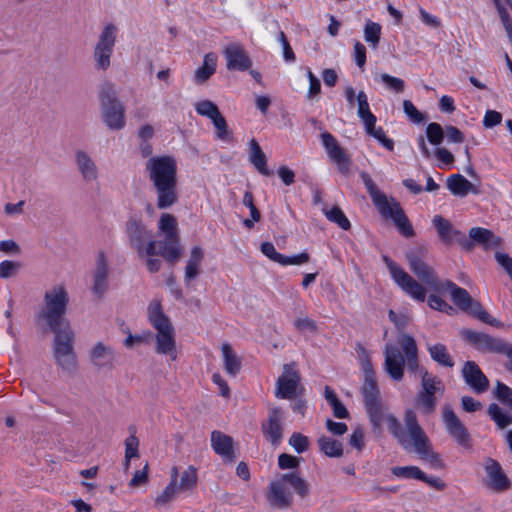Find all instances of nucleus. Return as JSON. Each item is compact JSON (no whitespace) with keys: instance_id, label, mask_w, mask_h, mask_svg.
<instances>
[{"instance_id":"f257e3e1","label":"nucleus","mask_w":512,"mask_h":512,"mask_svg":"<svg viewBox=\"0 0 512 512\" xmlns=\"http://www.w3.org/2000/svg\"><path fill=\"white\" fill-rule=\"evenodd\" d=\"M426 254L427 249L425 247H416L406 253L409 268L419 281L414 279L388 256H383V261L395 283L406 294L420 302L425 301L427 290L434 292L444 291L443 282L438 278L434 269L424 260Z\"/></svg>"},{"instance_id":"f03ea898","label":"nucleus","mask_w":512,"mask_h":512,"mask_svg":"<svg viewBox=\"0 0 512 512\" xmlns=\"http://www.w3.org/2000/svg\"><path fill=\"white\" fill-rule=\"evenodd\" d=\"M145 171L155 190L159 209H167L178 202L177 163L172 156L150 157Z\"/></svg>"},{"instance_id":"7ed1b4c3","label":"nucleus","mask_w":512,"mask_h":512,"mask_svg":"<svg viewBox=\"0 0 512 512\" xmlns=\"http://www.w3.org/2000/svg\"><path fill=\"white\" fill-rule=\"evenodd\" d=\"M406 437H401V446L409 453H415L419 459L427 463L432 469L441 470L445 463L441 455L436 452L433 445L417 422L416 414L408 410L405 413Z\"/></svg>"},{"instance_id":"20e7f679","label":"nucleus","mask_w":512,"mask_h":512,"mask_svg":"<svg viewBox=\"0 0 512 512\" xmlns=\"http://www.w3.org/2000/svg\"><path fill=\"white\" fill-rule=\"evenodd\" d=\"M398 343L404 352V356L399 348L394 345H386L384 350L385 355V370L389 376L400 381L404 375L405 363L411 372H419L421 369L418 360V348L415 339L408 334H401L398 337Z\"/></svg>"},{"instance_id":"39448f33","label":"nucleus","mask_w":512,"mask_h":512,"mask_svg":"<svg viewBox=\"0 0 512 512\" xmlns=\"http://www.w3.org/2000/svg\"><path fill=\"white\" fill-rule=\"evenodd\" d=\"M360 177L379 213L386 219H392L402 235L413 237L415 232L400 203L382 193L368 173L363 171L360 173Z\"/></svg>"},{"instance_id":"423d86ee","label":"nucleus","mask_w":512,"mask_h":512,"mask_svg":"<svg viewBox=\"0 0 512 512\" xmlns=\"http://www.w3.org/2000/svg\"><path fill=\"white\" fill-rule=\"evenodd\" d=\"M148 320L156 330L155 352L169 356L171 360L177 358V347L174 327L167 315L164 314L161 302L153 300L148 306Z\"/></svg>"},{"instance_id":"0eeeda50","label":"nucleus","mask_w":512,"mask_h":512,"mask_svg":"<svg viewBox=\"0 0 512 512\" xmlns=\"http://www.w3.org/2000/svg\"><path fill=\"white\" fill-rule=\"evenodd\" d=\"M290 486L294 492L302 499L310 495L309 483L297 472L285 473L272 481L269 485L267 495L271 506L278 509L289 508L293 504V494L288 489Z\"/></svg>"},{"instance_id":"6e6552de","label":"nucleus","mask_w":512,"mask_h":512,"mask_svg":"<svg viewBox=\"0 0 512 512\" xmlns=\"http://www.w3.org/2000/svg\"><path fill=\"white\" fill-rule=\"evenodd\" d=\"M68 303L69 295L63 285H55L46 290L43 306L36 316L38 325L47 329L70 323L65 318Z\"/></svg>"},{"instance_id":"1a4fd4ad","label":"nucleus","mask_w":512,"mask_h":512,"mask_svg":"<svg viewBox=\"0 0 512 512\" xmlns=\"http://www.w3.org/2000/svg\"><path fill=\"white\" fill-rule=\"evenodd\" d=\"M117 86L111 82H104L99 91L101 117L111 130H121L125 126V106L118 97Z\"/></svg>"},{"instance_id":"9d476101","label":"nucleus","mask_w":512,"mask_h":512,"mask_svg":"<svg viewBox=\"0 0 512 512\" xmlns=\"http://www.w3.org/2000/svg\"><path fill=\"white\" fill-rule=\"evenodd\" d=\"M445 390L444 383L436 375L421 369L420 389L415 397L416 407L425 415L433 413L437 406L438 396Z\"/></svg>"},{"instance_id":"9b49d317","label":"nucleus","mask_w":512,"mask_h":512,"mask_svg":"<svg viewBox=\"0 0 512 512\" xmlns=\"http://www.w3.org/2000/svg\"><path fill=\"white\" fill-rule=\"evenodd\" d=\"M444 290L448 289L451 292V298L454 304L461 310L468 312L483 323L489 324L493 327H501L502 323L493 318L477 300H474L470 294L463 288L458 287L450 280L443 282Z\"/></svg>"},{"instance_id":"f8f14e48","label":"nucleus","mask_w":512,"mask_h":512,"mask_svg":"<svg viewBox=\"0 0 512 512\" xmlns=\"http://www.w3.org/2000/svg\"><path fill=\"white\" fill-rule=\"evenodd\" d=\"M460 335L466 343L481 353L505 354L508 358H512V344L503 339L471 329H462Z\"/></svg>"},{"instance_id":"ddd939ff","label":"nucleus","mask_w":512,"mask_h":512,"mask_svg":"<svg viewBox=\"0 0 512 512\" xmlns=\"http://www.w3.org/2000/svg\"><path fill=\"white\" fill-rule=\"evenodd\" d=\"M125 232L130 246L137 251L139 257L157 254V242L152 239L151 232L147 230L141 220L130 218L125 224Z\"/></svg>"},{"instance_id":"4468645a","label":"nucleus","mask_w":512,"mask_h":512,"mask_svg":"<svg viewBox=\"0 0 512 512\" xmlns=\"http://www.w3.org/2000/svg\"><path fill=\"white\" fill-rule=\"evenodd\" d=\"M116 27L113 24H108L104 27L99 36V40L94 49V60L96 62V69L107 70L110 66V58L113 52V47L116 41Z\"/></svg>"},{"instance_id":"2eb2a0df","label":"nucleus","mask_w":512,"mask_h":512,"mask_svg":"<svg viewBox=\"0 0 512 512\" xmlns=\"http://www.w3.org/2000/svg\"><path fill=\"white\" fill-rule=\"evenodd\" d=\"M443 422L449 435L466 450L473 447L472 438L465 425L455 414L450 405L443 406Z\"/></svg>"},{"instance_id":"dca6fc26","label":"nucleus","mask_w":512,"mask_h":512,"mask_svg":"<svg viewBox=\"0 0 512 512\" xmlns=\"http://www.w3.org/2000/svg\"><path fill=\"white\" fill-rule=\"evenodd\" d=\"M300 374L293 364H285L283 373L277 380L275 395L281 399H294L303 391Z\"/></svg>"},{"instance_id":"f3484780","label":"nucleus","mask_w":512,"mask_h":512,"mask_svg":"<svg viewBox=\"0 0 512 512\" xmlns=\"http://www.w3.org/2000/svg\"><path fill=\"white\" fill-rule=\"evenodd\" d=\"M321 140L329 158L335 163L338 171L342 175L348 176L352 161L347 151L340 146L337 139L329 132H323Z\"/></svg>"},{"instance_id":"a211bd4d","label":"nucleus","mask_w":512,"mask_h":512,"mask_svg":"<svg viewBox=\"0 0 512 512\" xmlns=\"http://www.w3.org/2000/svg\"><path fill=\"white\" fill-rule=\"evenodd\" d=\"M486 473L485 486L497 493L507 491L511 487V481L504 473L500 463L492 458L484 461Z\"/></svg>"},{"instance_id":"6ab92c4d","label":"nucleus","mask_w":512,"mask_h":512,"mask_svg":"<svg viewBox=\"0 0 512 512\" xmlns=\"http://www.w3.org/2000/svg\"><path fill=\"white\" fill-rule=\"evenodd\" d=\"M433 225L441 241L445 244H452L456 241L462 248H470V242L466 241V236L459 230L454 229L452 223L440 215L433 218Z\"/></svg>"},{"instance_id":"aec40b11","label":"nucleus","mask_w":512,"mask_h":512,"mask_svg":"<svg viewBox=\"0 0 512 512\" xmlns=\"http://www.w3.org/2000/svg\"><path fill=\"white\" fill-rule=\"evenodd\" d=\"M462 377L466 384L477 394H482L489 388V379L474 361H466L463 364Z\"/></svg>"},{"instance_id":"412c9836","label":"nucleus","mask_w":512,"mask_h":512,"mask_svg":"<svg viewBox=\"0 0 512 512\" xmlns=\"http://www.w3.org/2000/svg\"><path fill=\"white\" fill-rule=\"evenodd\" d=\"M466 241L470 242V248H463L466 251H472L476 245L481 246L486 251H490L498 248L502 243V239L491 230L481 227L471 228L469 230V238L466 237Z\"/></svg>"},{"instance_id":"4be33fe9","label":"nucleus","mask_w":512,"mask_h":512,"mask_svg":"<svg viewBox=\"0 0 512 512\" xmlns=\"http://www.w3.org/2000/svg\"><path fill=\"white\" fill-rule=\"evenodd\" d=\"M89 360L98 370H112L115 367L114 349L103 342H97L89 351Z\"/></svg>"},{"instance_id":"5701e85b","label":"nucleus","mask_w":512,"mask_h":512,"mask_svg":"<svg viewBox=\"0 0 512 512\" xmlns=\"http://www.w3.org/2000/svg\"><path fill=\"white\" fill-rule=\"evenodd\" d=\"M364 404L370 419H379L380 410L385 407L380 398L379 389L376 380L364 381L362 387Z\"/></svg>"},{"instance_id":"b1692460","label":"nucleus","mask_w":512,"mask_h":512,"mask_svg":"<svg viewBox=\"0 0 512 512\" xmlns=\"http://www.w3.org/2000/svg\"><path fill=\"white\" fill-rule=\"evenodd\" d=\"M282 418L283 413L280 408H271L267 421L262 425L265 438L275 446L278 445L283 438Z\"/></svg>"},{"instance_id":"393cba45","label":"nucleus","mask_w":512,"mask_h":512,"mask_svg":"<svg viewBox=\"0 0 512 512\" xmlns=\"http://www.w3.org/2000/svg\"><path fill=\"white\" fill-rule=\"evenodd\" d=\"M224 55L227 60L228 70L244 71L252 65V61L244 47L238 43L229 44L224 50Z\"/></svg>"},{"instance_id":"a878e982","label":"nucleus","mask_w":512,"mask_h":512,"mask_svg":"<svg viewBox=\"0 0 512 512\" xmlns=\"http://www.w3.org/2000/svg\"><path fill=\"white\" fill-rule=\"evenodd\" d=\"M211 445L214 451L226 462H234L236 459L233 439L221 431L211 433Z\"/></svg>"},{"instance_id":"bb28decb","label":"nucleus","mask_w":512,"mask_h":512,"mask_svg":"<svg viewBox=\"0 0 512 512\" xmlns=\"http://www.w3.org/2000/svg\"><path fill=\"white\" fill-rule=\"evenodd\" d=\"M107 277H108V265L106 262V258L103 252H100L97 256L96 267L93 273V286L92 291L98 297H101L107 287Z\"/></svg>"},{"instance_id":"cd10ccee","label":"nucleus","mask_w":512,"mask_h":512,"mask_svg":"<svg viewBox=\"0 0 512 512\" xmlns=\"http://www.w3.org/2000/svg\"><path fill=\"white\" fill-rule=\"evenodd\" d=\"M75 161L77 169L85 182H94L98 179L97 165L85 151H76Z\"/></svg>"},{"instance_id":"c85d7f7f","label":"nucleus","mask_w":512,"mask_h":512,"mask_svg":"<svg viewBox=\"0 0 512 512\" xmlns=\"http://www.w3.org/2000/svg\"><path fill=\"white\" fill-rule=\"evenodd\" d=\"M447 188L455 196L465 197L468 193L479 194L478 186L472 184L461 174H453L447 178Z\"/></svg>"},{"instance_id":"c756f323","label":"nucleus","mask_w":512,"mask_h":512,"mask_svg":"<svg viewBox=\"0 0 512 512\" xmlns=\"http://www.w3.org/2000/svg\"><path fill=\"white\" fill-rule=\"evenodd\" d=\"M57 365L66 373H73L77 368L74 347H52Z\"/></svg>"},{"instance_id":"7c9ffc66","label":"nucleus","mask_w":512,"mask_h":512,"mask_svg":"<svg viewBox=\"0 0 512 512\" xmlns=\"http://www.w3.org/2000/svg\"><path fill=\"white\" fill-rule=\"evenodd\" d=\"M179 476V469L177 466H173L170 470V482L165 489L155 498L156 507L168 506L179 493L177 489V477Z\"/></svg>"},{"instance_id":"2f4dec72","label":"nucleus","mask_w":512,"mask_h":512,"mask_svg":"<svg viewBox=\"0 0 512 512\" xmlns=\"http://www.w3.org/2000/svg\"><path fill=\"white\" fill-rule=\"evenodd\" d=\"M159 246V254L170 263L177 262L182 256L178 235H166L164 241L160 242Z\"/></svg>"},{"instance_id":"473e14b6","label":"nucleus","mask_w":512,"mask_h":512,"mask_svg":"<svg viewBox=\"0 0 512 512\" xmlns=\"http://www.w3.org/2000/svg\"><path fill=\"white\" fill-rule=\"evenodd\" d=\"M380 414L381 416L379 415V419L377 421L375 419H370L373 425L377 428H380L383 424H386L389 432L393 436H395L398 439L399 443L401 444V437L406 436L401 429L400 422L394 415L388 413V409L386 406L380 410Z\"/></svg>"},{"instance_id":"72a5a7b5","label":"nucleus","mask_w":512,"mask_h":512,"mask_svg":"<svg viewBox=\"0 0 512 512\" xmlns=\"http://www.w3.org/2000/svg\"><path fill=\"white\" fill-rule=\"evenodd\" d=\"M54 334L52 347H73L74 332L70 323L47 328Z\"/></svg>"},{"instance_id":"f704fd0d","label":"nucleus","mask_w":512,"mask_h":512,"mask_svg":"<svg viewBox=\"0 0 512 512\" xmlns=\"http://www.w3.org/2000/svg\"><path fill=\"white\" fill-rule=\"evenodd\" d=\"M204 259V253L201 247L195 246L191 250L190 258L185 267L184 280L189 283L200 274V265Z\"/></svg>"},{"instance_id":"c9c22d12","label":"nucleus","mask_w":512,"mask_h":512,"mask_svg":"<svg viewBox=\"0 0 512 512\" xmlns=\"http://www.w3.org/2000/svg\"><path fill=\"white\" fill-rule=\"evenodd\" d=\"M427 350L433 361L442 367L453 368L455 363L444 344L436 343L427 346Z\"/></svg>"},{"instance_id":"e433bc0d","label":"nucleus","mask_w":512,"mask_h":512,"mask_svg":"<svg viewBox=\"0 0 512 512\" xmlns=\"http://www.w3.org/2000/svg\"><path fill=\"white\" fill-rule=\"evenodd\" d=\"M224 369L230 376H236L241 370V360L230 344L222 345Z\"/></svg>"},{"instance_id":"4c0bfd02","label":"nucleus","mask_w":512,"mask_h":512,"mask_svg":"<svg viewBox=\"0 0 512 512\" xmlns=\"http://www.w3.org/2000/svg\"><path fill=\"white\" fill-rule=\"evenodd\" d=\"M250 161L255 168L263 175L270 176L272 173L266 167L267 158L255 139L250 141Z\"/></svg>"},{"instance_id":"58836bf2","label":"nucleus","mask_w":512,"mask_h":512,"mask_svg":"<svg viewBox=\"0 0 512 512\" xmlns=\"http://www.w3.org/2000/svg\"><path fill=\"white\" fill-rule=\"evenodd\" d=\"M217 56L214 53H208L204 57L201 67L195 71V81L199 84L206 82L216 70Z\"/></svg>"},{"instance_id":"ea45409f","label":"nucleus","mask_w":512,"mask_h":512,"mask_svg":"<svg viewBox=\"0 0 512 512\" xmlns=\"http://www.w3.org/2000/svg\"><path fill=\"white\" fill-rule=\"evenodd\" d=\"M198 476L197 470L193 466L185 469L181 475L177 477V489L179 493H186L193 491L197 486Z\"/></svg>"},{"instance_id":"a19ab883","label":"nucleus","mask_w":512,"mask_h":512,"mask_svg":"<svg viewBox=\"0 0 512 512\" xmlns=\"http://www.w3.org/2000/svg\"><path fill=\"white\" fill-rule=\"evenodd\" d=\"M358 116L363 121L365 128L371 129L376 124V117L370 111L367 95L360 91L357 95Z\"/></svg>"},{"instance_id":"79ce46f5","label":"nucleus","mask_w":512,"mask_h":512,"mask_svg":"<svg viewBox=\"0 0 512 512\" xmlns=\"http://www.w3.org/2000/svg\"><path fill=\"white\" fill-rule=\"evenodd\" d=\"M318 445L320 451L328 457L339 458L343 455V445L336 439L328 436H321L318 439Z\"/></svg>"},{"instance_id":"37998d69","label":"nucleus","mask_w":512,"mask_h":512,"mask_svg":"<svg viewBox=\"0 0 512 512\" xmlns=\"http://www.w3.org/2000/svg\"><path fill=\"white\" fill-rule=\"evenodd\" d=\"M488 415L501 430L512 425V416L505 412L498 404L492 403L487 409Z\"/></svg>"},{"instance_id":"c03bdc74","label":"nucleus","mask_w":512,"mask_h":512,"mask_svg":"<svg viewBox=\"0 0 512 512\" xmlns=\"http://www.w3.org/2000/svg\"><path fill=\"white\" fill-rule=\"evenodd\" d=\"M323 212L329 221L336 223L342 229L348 230L350 228V221L340 207L334 206L331 209L324 208Z\"/></svg>"},{"instance_id":"a18cd8bd","label":"nucleus","mask_w":512,"mask_h":512,"mask_svg":"<svg viewBox=\"0 0 512 512\" xmlns=\"http://www.w3.org/2000/svg\"><path fill=\"white\" fill-rule=\"evenodd\" d=\"M381 35V25L368 20L364 27V38L371 44L372 48H377Z\"/></svg>"},{"instance_id":"49530a36","label":"nucleus","mask_w":512,"mask_h":512,"mask_svg":"<svg viewBox=\"0 0 512 512\" xmlns=\"http://www.w3.org/2000/svg\"><path fill=\"white\" fill-rule=\"evenodd\" d=\"M494 395L512 412V389L509 386L497 381Z\"/></svg>"},{"instance_id":"de8ad7c7","label":"nucleus","mask_w":512,"mask_h":512,"mask_svg":"<svg viewBox=\"0 0 512 512\" xmlns=\"http://www.w3.org/2000/svg\"><path fill=\"white\" fill-rule=\"evenodd\" d=\"M392 474L402 478L424 479L425 473L416 466L394 467Z\"/></svg>"},{"instance_id":"09e8293b","label":"nucleus","mask_w":512,"mask_h":512,"mask_svg":"<svg viewBox=\"0 0 512 512\" xmlns=\"http://www.w3.org/2000/svg\"><path fill=\"white\" fill-rule=\"evenodd\" d=\"M176 218L168 213L161 216L159 220V230L166 235H178Z\"/></svg>"},{"instance_id":"8fccbe9b","label":"nucleus","mask_w":512,"mask_h":512,"mask_svg":"<svg viewBox=\"0 0 512 512\" xmlns=\"http://www.w3.org/2000/svg\"><path fill=\"white\" fill-rule=\"evenodd\" d=\"M426 136L432 145H439L444 138V130L438 123H430L426 128Z\"/></svg>"},{"instance_id":"3c124183","label":"nucleus","mask_w":512,"mask_h":512,"mask_svg":"<svg viewBox=\"0 0 512 512\" xmlns=\"http://www.w3.org/2000/svg\"><path fill=\"white\" fill-rule=\"evenodd\" d=\"M214 127L216 129L217 137L224 142H232L233 135L231 130L228 127V124L225 118H219L217 122H215Z\"/></svg>"},{"instance_id":"603ef678","label":"nucleus","mask_w":512,"mask_h":512,"mask_svg":"<svg viewBox=\"0 0 512 512\" xmlns=\"http://www.w3.org/2000/svg\"><path fill=\"white\" fill-rule=\"evenodd\" d=\"M367 134L375 137L377 140H379L382 145L387 148L388 150L392 151L394 148V142L392 139L387 138L385 136V133L381 127L376 128L375 125L371 129L365 128Z\"/></svg>"},{"instance_id":"864d4df0","label":"nucleus","mask_w":512,"mask_h":512,"mask_svg":"<svg viewBox=\"0 0 512 512\" xmlns=\"http://www.w3.org/2000/svg\"><path fill=\"white\" fill-rule=\"evenodd\" d=\"M289 444L293 446L298 453H302L308 449L309 440L301 433H293L289 439Z\"/></svg>"},{"instance_id":"5fc2aeb1","label":"nucleus","mask_w":512,"mask_h":512,"mask_svg":"<svg viewBox=\"0 0 512 512\" xmlns=\"http://www.w3.org/2000/svg\"><path fill=\"white\" fill-rule=\"evenodd\" d=\"M195 109L201 116L209 118L210 116H213V114L217 115L216 111L218 110V107L210 100H203L196 103Z\"/></svg>"},{"instance_id":"6e6d98bb","label":"nucleus","mask_w":512,"mask_h":512,"mask_svg":"<svg viewBox=\"0 0 512 512\" xmlns=\"http://www.w3.org/2000/svg\"><path fill=\"white\" fill-rule=\"evenodd\" d=\"M493 3L498 11L501 21L505 27L508 37L512 35V21L509 17L508 12L501 3V0H493Z\"/></svg>"},{"instance_id":"4d7b16f0","label":"nucleus","mask_w":512,"mask_h":512,"mask_svg":"<svg viewBox=\"0 0 512 512\" xmlns=\"http://www.w3.org/2000/svg\"><path fill=\"white\" fill-rule=\"evenodd\" d=\"M403 109L406 115L415 123H422L425 118L423 114L409 100L403 101Z\"/></svg>"},{"instance_id":"13d9d810","label":"nucleus","mask_w":512,"mask_h":512,"mask_svg":"<svg viewBox=\"0 0 512 512\" xmlns=\"http://www.w3.org/2000/svg\"><path fill=\"white\" fill-rule=\"evenodd\" d=\"M381 80L387 85L388 88L394 90L397 93L404 91L405 83L402 79L393 77L389 74H381Z\"/></svg>"},{"instance_id":"bf43d9fd","label":"nucleus","mask_w":512,"mask_h":512,"mask_svg":"<svg viewBox=\"0 0 512 512\" xmlns=\"http://www.w3.org/2000/svg\"><path fill=\"white\" fill-rule=\"evenodd\" d=\"M21 264L19 262L14 261H3L0 263V277L1 278H9L14 276L17 271L20 269Z\"/></svg>"},{"instance_id":"052dcab7","label":"nucleus","mask_w":512,"mask_h":512,"mask_svg":"<svg viewBox=\"0 0 512 512\" xmlns=\"http://www.w3.org/2000/svg\"><path fill=\"white\" fill-rule=\"evenodd\" d=\"M294 326L299 331H309L311 333L317 332V324L314 320L310 319L309 317H298L294 321Z\"/></svg>"},{"instance_id":"680f3d73","label":"nucleus","mask_w":512,"mask_h":512,"mask_svg":"<svg viewBox=\"0 0 512 512\" xmlns=\"http://www.w3.org/2000/svg\"><path fill=\"white\" fill-rule=\"evenodd\" d=\"M262 253L274 262L282 264L284 255L278 253L274 245L270 242H264L261 244Z\"/></svg>"},{"instance_id":"e2e57ef3","label":"nucleus","mask_w":512,"mask_h":512,"mask_svg":"<svg viewBox=\"0 0 512 512\" xmlns=\"http://www.w3.org/2000/svg\"><path fill=\"white\" fill-rule=\"evenodd\" d=\"M139 441L136 436H129L125 440V458H137L139 457L138 453Z\"/></svg>"},{"instance_id":"0e129e2a","label":"nucleus","mask_w":512,"mask_h":512,"mask_svg":"<svg viewBox=\"0 0 512 512\" xmlns=\"http://www.w3.org/2000/svg\"><path fill=\"white\" fill-rule=\"evenodd\" d=\"M148 482V463L145 464L143 470H137L132 479L129 482V486L132 488H137L141 485H144Z\"/></svg>"},{"instance_id":"69168bd1","label":"nucleus","mask_w":512,"mask_h":512,"mask_svg":"<svg viewBox=\"0 0 512 512\" xmlns=\"http://www.w3.org/2000/svg\"><path fill=\"white\" fill-rule=\"evenodd\" d=\"M299 459L290 454L283 453L278 458V465L281 469H295L299 466Z\"/></svg>"},{"instance_id":"338daca9","label":"nucleus","mask_w":512,"mask_h":512,"mask_svg":"<svg viewBox=\"0 0 512 512\" xmlns=\"http://www.w3.org/2000/svg\"><path fill=\"white\" fill-rule=\"evenodd\" d=\"M447 140L453 143H462L465 139L464 134L455 126L448 125L444 130Z\"/></svg>"},{"instance_id":"774afa93","label":"nucleus","mask_w":512,"mask_h":512,"mask_svg":"<svg viewBox=\"0 0 512 512\" xmlns=\"http://www.w3.org/2000/svg\"><path fill=\"white\" fill-rule=\"evenodd\" d=\"M502 121V115L501 113L495 111V110H488L485 113L483 125L486 128H492L496 125H499Z\"/></svg>"}]
</instances>
